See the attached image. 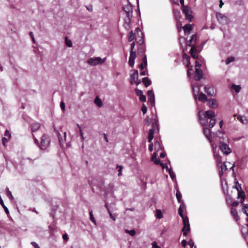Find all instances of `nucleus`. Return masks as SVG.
I'll return each instance as SVG.
<instances>
[{"instance_id":"obj_64","label":"nucleus","mask_w":248,"mask_h":248,"mask_svg":"<svg viewBox=\"0 0 248 248\" xmlns=\"http://www.w3.org/2000/svg\"><path fill=\"white\" fill-rule=\"evenodd\" d=\"M152 248H160L156 243L155 242H153L152 243Z\"/></svg>"},{"instance_id":"obj_56","label":"nucleus","mask_w":248,"mask_h":248,"mask_svg":"<svg viewBox=\"0 0 248 248\" xmlns=\"http://www.w3.org/2000/svg\"><path fill=\"white\" fill-rule=\"evenodd\" d=\"M77 126L79 128V132H80V136H81V138L82 140H84V137H83V132L80 128V127L79 126V125L78 124H77Z\"/></svg>"},{"instance_id":"obj_59","label":"nucleus","mask_w":248,"mask_h":248,"mask_svg":"<svg viewBox=\"0 0 248 248\" xmlns=\"http://www.w3.org/2000/svg\"><path fill=\"white\" fill-rule=\"evenodd\" d=\"M60 107L61 109L62 110H64L65 109V104L62 101L60 103Z\"/></svg>"},{"instance_id":"obj_20","label":"nucleus","mask_w":248,"mask_h":248,"mask_svg":"<svg viewBox=\"0 0 248 248\" xmlns=\"http://www.w3.org/2000/svg\"><path fill=\"white\" fill-rule=\"evenodd\" d=\"M203 134L208 140H210L211 138V131L210 128L204 127L203 129Z\"/></svg>"},{"instance_id":"obj_43","label":"nucleus","mask_w":248,"mask_h":248,"mask_svg":"<svg viewBox=\"0 0 248 248\" xmlns=\"http://www.w3.org/2000/svg\"><path fill=\"white\" fill-rule=\"evenodd\" d=\"M188 70L187 71V76L190 77L191 75L192 74L193 69H192V66H190L189 67H188Z\"/></svg>"},{"instance_id":"obj_21","label":"nucleus","mask_w":248,"mask_h":248,"mask_svg":"<svg viewBox=\"0 0 248 248\" xmlns=\"http://www.w3.org/2000/svg\"><path fill=\"white\" fill-rule=\"evenodd\" d=\"M231 214L232 216L233 217L234 219H235L236 221H238L239 219V217L237 214V211L236 209L232 208L231 211Z\"/></svg>"},{"instance_id":"obj_34","label":"nucleus","mask_w":248,"mask_h":248,"mask_svg":"<svg viewBox=\"0 0 248 248\" xmlns=\"http://www.w3.org/2000/svg\"><path fill=\"white\" fill-rule=\"evenodd\" d=\"M135 38V34L132 31H131L128 35V41L131 42Z\"/></svg>"},{"instance_id":"obj_19","label":"nucleus","mask_w":248,"mask_h":248,"mask_svg":"<svg viewBox=\"0 0 248 248\" xmlns=\"http://www.w3.org/2000/svg\"><path fill=\"white\" fill-rule=\"evenodd\" d=\"M142 62L140 65V68L141 70H144L147 65V57L145 55H144V57L142 59Z\"/></svg>"},{"instance_id":"obj_27","label":"nucleus","mask_w":248,"mask_h":248,"mask_svg":"<svg viewBox=\"0 0 248 248\" xmlns=\"http://www.w3.org/2000/svg\"><path fill=\"white\" fill-rule=\"evenodd\" d=\"M214 156L216 158V161L217 164V166L220 165V164L222 163L221 156L219 154H215Z\"/></svg>"},{"instance_id":"obj_51","label":"nucleus","mask_w":248,"mask_h":248,"mask_svg":"<svg viewBox=\"0 0 248 248\" xmlns=\"http://www.w3.org/2000/svg\"><path fill=\"white\" fill-rule=\"evenodd\" d=\"M117 168H119L118 170V176H120L122 175V171L123 169V167L122 166H117Z\"/></svg>"},{"instance_id":"obj_17","label":"nucleus","mask_w":248,"mask_h":248,"mask_svg":"<svg viewBox=\"0 0 248 248\" xmlns=\"http://www.w3.org/2000/svg\"><path fill=\"white\" fill-rule=\"evenodd\" d=\"M183 30L185 34H190V31L192 30V26L191 24H187L183 27Z\"/></svg>"},{"instance_id":"obj_6","label":"nucleus","mask_w":248,"mask_h":248,"mask_svg":"<svg viewBox=\"0 0 248 248\" xmlns=\"http://www.w3.org/2000/svg\"><path fill=\"white\" fill-rule=\"evenodd\" d=\"M219 149L221 152L225 155H228L232 152L231 149L229 147L227 144L224 143L221 141L219 143Z\"/></svg>"},{"instance_id":"obj_60","label":"nucleus","mask_w":248,"mask_h":248,"mask_svg":"<svg viewBox=\"0 0 248 248\" xmlns=\"http://www.w3.org/2000/svg\"><path fill=\"white\" fill-rule=\"evenodd\" d=\"M62 238L65 241H68V240L69 239L68 235L66 233H65V234H63Z\"/></svg>"},{"instance_id":"obj_28","label":"nucleus","mask_w":248,"mask_h":248,"mask_svg":"<svg viewBox=\"0 0 248 248\" xmlns=\"http://www.w3.org/2000/svg\"><path fill=\"white\" fill-rule=\"evenodd\" d=\"M94 103L98 107H101L103 106V103L98 96H96L94 99Z\"/></svg>"},{"instance_id":"obj_35","label":"nucleus","mask_w":248,"mask_h":248,"mask_svg":"<svg viewBox=\"0 0 248 248\" xmlns=\"http://www.w3.org/2000/svg\"><path fill=\"white\" fill-rule=\"evenodd\" d=\"M155 216L158 219H161L163 217V215L161 210L158 209L156 210Z\"/></svg>"},{"instance_id":"obj_25","label":"nucleus","mask_w":248,"mask_h":248,"mask_svg":"<svg viewBox=\"0 0 248 248\" xmlns=\"http://www.w3.org/2000/svg\"><path fill=\"white\" fill-rule=\"evenodd\" d=\"M155 131H154V129H150L148 133V142L151 143L152 140L154 138V135L155 133Z\"/></svg>"},{"instance_id":"obj_41","label":"nucleus","mask_w":248,"mask_h":248,"mask_svg":"<svg viewBox=\"0 0 248 248\" xmlns=\"http://www.w3.org/2000/svg\"><path fill=\"white\" fill-rule=\"evenodd\" d=\"M234 61V58L233 57H229L226 60V63L227 64H229L230 62Z\"/></svg>"},{"instance_id":"obj_38","label":"nucleus","mask_w":248,"mask_h":248,"mask_svg":"<svg viewBox=\"0 0 248 248\" xmlns=\"http://www.w3.org/2000/svg\"><path fill=\"white\" fill-rule=\"evenodd\" d=\"M197 39V36L196 34H193L192 35L191 39H190L193 44H196Z\"/></svg>"},{"instance_id":"obj_5","label":"nucleus","mask_w":248,"mask_h":248,"mask_svg":"<svg viewBox=\"0 0 248 248\" xmlns=\"http://www.w3.org/2000/svg\"><path fill=\"white\" fill-rule=\"evenodd\" d=\"M183 13L185 14L186 18L189 21H191L193 18V16L191 15V11L190 8L187 6H184L181 7Z\"/></svg>"},{"instance_id":"obj_22","label":"nucleus","mask_w":248,"mask_h":248,"mask_svg":"<svg viewBox=\"0 0 248 248\" xmlns=\"http://www.w3.org/2000/svg\"><path fill=\"white\" fill-rule=\"evenodd\" d=\"M238 192V198H240V202L242 203L244 202L245 199V195L244 192L242 190L237 191Z\"/></svg>"},{"instance_id":"obj_61","label":"nucleus","mask_w":248,"mask_h":248,"mask_svg":"<svg viewBox=\"0 0 248 248\" xmlns=\"http://www.w3.org/2000/svg\"><path fill=\"white\" fill-rule=\"evenodd\" d=\"M7 195L10 199H12L13 198V197L12 196L11 192L10 191H9V190H8V191L7 192Z\"/></svg>"},{"instance_id":"obj_47","label":"nucleus","mask_w":248,"mask_h":248,"mask_svg":"<svg viewBox=\"0 0 248 248\" xmlns=\"http://www.w3.org/2000/svg\"><path fill=\"white\" fill-rule=\"evenodd\" d=\"M235 188L236 189L237 191L242 190V188H241V185L240 184H239L238 181H237L236 182Z\"/></svg>"},{"instance_id":"obj_42","label":"nucleus","mask_w":248,"mask_h":248,"mask_svg":"<svg viewBox=\"0 0 248 248\" xmlns=\"http://www.w3.org/2000/svg\"><path fill=\"white\" fill-rule=\"evenodd\" d=\"M125 232L129 234L131 236H134L136 233V231L134 230L129 231L128 230H125Z\"/></svg>"},{"instance_id":"obj_9","label":"nucleus","mask_w":248,"mask_h":248,"mask_svg":"<svg viewBox=\"0 0 248 248\" xmlns=\"http://www.w3.org/2000/svg\"><path fill=\"white\" fill-rule=\"evenodd\" d=\"M199 46H192V47L191 48L189 53L191 55V56L194 59H197L199 57L198 53L200 52L201 50L199 49Z\"/></svg>"},{"instance_id":"obj_10","label":"nucleus","mask_w":248,"mask_h":248,"mask_svg":"<svg viewBox=\"0 0 248 248\" xmlns=\"http://www.w3.org/2000/svg\"><path fill=\"white\" fill-rule=\"evenodd\" d=\"M136 53L134 51H130V57L129 58L128 64L131 67H134L135 59L136 58Z\"/></svg>"},{"instance_id":"obj_15","label":"nucleus","mask_w":248,"mask_h":248,"mask_svg":"<svg viewBox=\"0 0 248 248\" xmlns=\"http://www.w3.org/2000/svg\"><path fill=\"white\" fill-rule=\"evenodd\" d=\"M216 17L218 22L223 23L227 21V17L224 16L222 14L220 13H216Z\"/></svg>"},{"instance_id":"obj_48","label":"nucleus","mask_w":248,"mask_h":248,"mask_svg":"<svg viewBox=\"0 0 248 248\" xmlns=\"http://www.w3.org/2000/svg\"><path fill=\"white\" fill-rule=\"evenodd\" d=\"M237 119L240 121L242 124H246L247 120L246 119L244 120L242 116H238Z\"/></svg>"},{"instance_id":"obj_39","label":"nucleus","mask_w":248,"mask_h":248,"mask_svg":"<svg viewBox=\"0 0 248 248\" xmlns=\"http://www.w3.org/2000/svg\"><path fill=\"white\" fill-rule=\"evenodd\" d=\"M243 211L244 213L248 216V204H244L243 208Z\"/></svg>"},{"instance_id":"obj_52","label":"nucleus","mask_w":248,"mask_h":248,"mask_svg":"<svg viewBox=\"0 0 248 248\" xmlns=\"http://www.w3.org/2000/svg\"><path fill=\"white\" fill-rule=\"evenodd\" d=\"M8 140L7 138L4 137L2 139V144L4 146H6V144L7 143Z\"/></svg>"},{"instance_id":"obj_3","label":"nucleus","mask_w":248,"mask_h":248,"mask_svg":"<svg viewBox=\"0 0 248 248\" xmlns=\"http://www.w3.org/2000/svg\"><path fill=\"white\" fill-rule=\"evenodd\" d=\"M123 10L125 12L126 14V17L124 19L125 23L127 24L128 26L131 22V20L133 17V7L131 4L128 3L126 5L123 7Z\"/></svg>"},{"instance_id":"obj_63","label":"nucleus","mask_w":248,"mask_h":248,"mask_svg":"<svg viewBox=\"0 0 248 248\" xmlns=\"http://www.w3.org/2000/svg\"><path fill=\"white\" fill-rule=\"evenodd\" d=\"M202 66V64L200 63L198 61H195V67L198 68H200Z\"/></svg>"},{"instance_id":"obj_55","label":"nucleus","mask_w":248,"mask_h":248,"mask_svg":"<svg viewBox=\"0 0 248 248\" xmlns=\"http://www.w3.org/2000/svg\"><path fill=\"white\" fill-rule=\"evenodd\" d=\"M33 138L35 144H36V145L39 148V145H40V143H39V140L35 137H34L33 135Z\"/></svg>"},{"instance_id":"obj_18","label":"nucleus","mask_w":248,"mask_h":248,"mask_svg":"<svg viewBox=\"0 0 248 248\" xmlns=\"http://www.w3.org/2000/svg\"><path fill=\"white\" fill-rule=\"evenodd\" d=\"M218 168L221 169V170L219 171V175L220 177L223 175V172L226 171L227 170V168L225 162H224L223 164L221 163L220 165L217 166Z\"/></svg>"},{"instance_id":"obj_53","label":"nucleus","mask_w":248,"mask_h":248,"mask_svg":"<svg viewBox=\"0 0 248 248\" xmlns=\"http://www.w3.org/2000/svg\"><path fill=\"white\" fill-rule=\"evenodd\" d=\"M187 244L190 246V247L191 248H193V247L194 246V242L193 241V240L192 239H190L188 241Z\"/></svg>"},{"instance_id":"obj_62","label":"nucleus","mask_w":248,"mask_h":248,"mask_svg":"<svg viewBox=\"0 0 248 248\" xmlns=\"http://www.w3.org/2000/svg\"><path fill=\"white\" fill-rule=\"evenodd\" d=\"M238 204H239V202H238L234 201V202H232V203L231 204V205L232 207H236L237 206H238Z\"/></svg>"},{"instance_id":"obj_37","label":"nucleus","mask_w":248,"mask_h":248,"mask_svg":"<svg viewBox=\"0 0 248 248\" xmlns=\"http://www.w3.org/2000/svg\"><path fill=\"white\" fill-rule=\"evenodd\" d=\"M232 88L235 90L236 93H238L241 90V87L239 85H232Z\"/></svg>"},{"instance_id":"obj_54","label":"nucleus","mask_w":248,"mask_h":248,"mask_svg":"<svg viewBox=\"0 0 248 248\" xmlns=\"http://www.w3.org/2000/svg\"><path fill=\"white\" fill-rule=\"evenodd\" d=\"M140 101H141L142 102H145L146 100V98L145 95L142 94V95L140 96Z\"/></svg>"},{"instance_id":"obj_29","label":"nucleus","mask_w":248,"mask_h":248,"mask_svg":"<svg viewBox=\"0 0 248 248\" xmlns=\"http://www.w3.org/2000/svg\"><path fill=\"white\" fill-rule=\"evenodd\" d=\"M152 128H151V129H154V131L155 132L156 130H157V131H159L157 122H156V121H155L154 122H153L152 123Z\"/></svg>"},{"instance_id":"obj_24","label":"nucleus","mask_w":248,"mask_h":248,"mask_svg":"<svg viewBox=\"0 0 248 248\" xmlns=\"http://www.w3.org/2000/svg\"><path fill=\"white\" fill-rule=\"evenodd\" d=\"M40 127V125L39 124L35 123L32 124H31V130L32 132H34L36 131H37Z\"/></svg>"},{"instance_id":"obj_8","label":"nucleus","mask_w":248,"mask_h":248,"mask_svg":"<svg viewBox=\"0 0 248 248\" xmlns=\"http://www.w3.org/2000/svg\"><path fill=\"white\" fill-rule=\"evenodd\" d=\"M104 61L102 60L100 57H95L94 58H90L88 60V63L91 65L94 66L97 64H102Z\"/></svg>"},{"instance_id":"obj_58","label":"nucleus","mask_w":248,"mask_h":248,"mask_svg":"<svg viewBox=\"0 0 248 248\" xmlns=\"http://www.w3.org/2000/svg\"><path fill=\"white\" fill-rule=\"evenodd\" d=\"M31 245L34 248H40L38 245L35 243V242H31Z\"/></svg>"},{"instance_id":"obj_7","label":"nucleus","mask_w":248,"mask_h":248,"mask_svg":"<svg viewBox=\"0 0 248 248\" xmlns=\"http://www.w3.org/2000/svg\"><path fill=\"white\" fill-rule=\"evenodd\" d=\"M130 82L131 84H136L137 85L140 83V81L138 79V71L135 70L130 78Z\"/></svg>"},{"instance_id":"obj_45","label":"nucleus","mask_w":248,"mask_h":248,"mask_svg":"<svg viewBox=\"0 0 248 248\" xmlns=\"http://www.w3.org/2000/svg\"><path fill=\"white\" fill-rule=\"evenodd\" d=\"M89 214L90 216V220L94 223H95V220L93 216V212L92 210L90 211Z\"/></svg>"},{"instance_id":"obj_31","label":"nucleus","mask_w":248,"mask_h":248,"mask_svg":"<svg viewBox=\"0 0 248 248\" xmlns=\"http://www.w3.org/2000/svg\"><path fill=\"white\" fill-rule=\"evenodd\" d=\"M155 149L157 152L160 150H162V147L161 146L160 142L158 140H156L155 143Z\"/></svg>"},{"instance_id":"obj_2","label":"nucleus","mask_w":248,"mask_h":248,"mask_svg":"<svg viewBox=\"0 0 248 248\" xmlns=\"http://www.w3.org/2000/svg\"><path fill=\"white\" fill-rule=\"evenodd\" d=\"M185 208V205L184 202H182L179 209H178V214L179 216L183 219V223L184 224V227L182 229V232L183 233V235L185 236H186L187 235V232L190 231V225L189 223V220L187 216H185L183 213V208Z\"/></svg>"},{"instance_id":"obj_40","label":"nucleus","mask_w":248,"mask_h":248,"mask_svg":"<svg viewBox=\"0 0 248 248\" xmlns=\"http://www.w3.org/2000/svg\"><path fill=\"white\" fill-rule=\"evenodd\" d=\"M65 44L66 46L68 47H71L72 46V41L69 39H68L67 37H65Z\"/></svg>"},{"instance_id":"obj_12","label":"nucleus","mask_w":248,"mask_h":248,"mask_svg":"<svg viewBox=\"0 0 248 248\" xmlns=\"http://www.w3.org/2000/svg\"><path fill=\"white\" fill-rule=\"evenodd\" d=\"M183 63L186 64L187 67H189L191 66L190 64V57L187 55L186 53H184L183 55Z\"/></svg>"},{"instance_id":"obj_57","label":"nucleus","mask_w":248,"mask_h":248,"mask_svg":"<svg viewBox=\"0 0 248 248\" xmlns=\"http://www.w3.org/2000/svg\"><path fill=\"white\" fill-rule=\"evenodd\" d=\"M4 135H5V136L8 137V139H10L11 138V134L8 130H6L5 131Z\"/></svg>"},{"instance_id":"obj_16","label":"nucleus","mask_w":248,"mask_h":248,"mask_svg":"<svg viewBox=\"0 0 248 248\" xmlns=\"http://www.w3.org/2000/svg\"><path fill=\"white\" fill-rule=\"evenodd\" d=\"M204 91L209 96H212L214 94V88L213 86H205Z\"/></svg>"},{"instance_id":"obj_1","label":"nucleus","mask_w":248,"mask_h":248,"mask_svg":"<svg viewBox=\"0 0 248 248\" xmlns=\"http://www.w3.org/2000/svg\"><path fill=\"white\" fill-rule=\"evenodd\" d=\"M200 111L198 113L199 120L201 124L203 127H206L208 125V120L210 119L209 123V127L212 128L216 124L215 114L214 111L209 110L205 111L202 116Z\"/></svg>"},{"instance_id":"obj_33","label":"nucleus","mask_w":248,"mask_h":248,"mask_svg":"<svg viewBox=\"0 0 248 248\" xmlns=\"http://www.w3.org/2000/svg\"><path fill=\"white\" fill-rule=\"evenodd\" d=\"M105 207L107 208L108 212V214L109 215V216L110 217V218L111 219H113V220H115V217L112 215V214L111 213V212H110L108 207V204L107 203H106L105 205Z\"/></svg>"},{"instance_id":"obj_26","label":"nucleus","mask_w":248,"mask_h":248,"mask_svg":"<svg viewBox=\"0 0 248 248\" xmlns=\"http://www.w3.org/2000/svg\"><path fill=\"white\" fill-rule=\"evenodd\" d=\"M142 82L145 87H147L151 84V81L148 78L145 77L142 78Z\"/></svg>"},{"instance_id":"obj_44","label":"nucleus","mask_w":248,"mask_h":248,"mask_svg":"<svg viewBox=\"0 0 248 248\" xmlns=\"http://www.w3.org/2000/svg\"><path fill=\"white\" fill-rule=\"evenodd\" d=\"M186 46H191V48L192 47V46H197L195 45V44H193V42L189 40V41H187L186 43Z\"/></svg>"},{"instance_id":"obj_50","label":"nucleus","mask_w":248,"mask_h":248,"mask_svg":"<svg viewBox=\"0 0 248 248\" xmlns=\"http://www.w3.org/2000/svg\"><path fill=\"white\" fill-rule=\"evenodd\" d=\"M169 174H170V177L173 180L175 177V174L172 171V170H171L170 169L169 170Z\"/></svg>"},{"instance_id":"obj_49","label":"nucleus","mask_w":248,"mask_h":248,"mask_svg":"<svg viewBox=\"0 0 248 248\" xmlns=\"http://www.w3.org/2000/svg\"><path fill=\"white\" fill-rule=\"evenodd\" d=\"M141 111L143 114H145L147 111V108L145 105L143 104L141 107Z\"/></svg>"},{"instance_id":"obj_36","label":"nucleus","mask_w":248,"mask_h":248,"mask_svg":"<svg viewBox=\"0 0 248 248\" xmlns=\"http://www.w3.org/2000/svg\"><path fill=\"white\" fill-rule=\"evenodd\" d=\"M136 40L138 44L140 45V46L143 45V44L144 43V40L143 37H139V38H136Z\"/></svg>"},{"instance_id":"obj_14","label":"nucleus","mask_w":248,"mask_h":248,"mask_svg":"<svg viewBox=\"0 0 248 248\" xmlns=\"http://www.w3.org/2000/svg\"><path fill=\"white\" fill-rule=\"evenodd\" d=\"M147 95L149 97V102H150L152 106L155 104V95L154 92L152 90H149L147 92Z\"/></svg>"},{"instance_id":"obj_13","label":"nucleus","mask_w":248,"mask_h":248,"mask_svg":"<svg viewBox=\"0 0 248 248\" xmlns=\"http://www.w3.org/2000/svg\"><path fill=\"white\" fill-rule=\"evenodd\" d=\"M207 104L212 108H216L218 106L217 100L213 98H210L207 100Z\"/></svg>"},{"instance_id":"obj_11","label":"nucleus","mask_w":248,"mask_h":248,"mask_svg":"<svg viewBox=\"0 0 248 248\" xmlns=\"http://www.w3.org/2000/svg\"><path fill=\"white\" fill-rule=\"evenodd\" d=\"M203 76L202 70L200 68H196L195 69V75L194 79L196 81H200Z\"/></svg>"},{"instance_id":"obj_46","label":"nucleus","mask_w":248,"mask_h":248,"mask_svg":"<svg viewBox=\"0 0 248 248\" xmlns=\"http://www.w3.org/2000/svg\"><path fill=\"white\" fill-rule=\"evenodd\" d=\"M135 93L137 96H140L143 94L142 91L141 90L138 89H135Z\"/></svg>"},{"instance_id":"obj_23","label":"nucleus","mask_w":248,"mask_h":248,"mask_svg":"<svg viewBox=\"0 0 248 248\" xmlns=\"http://www.w3.org/2000/svg\"><path fill=\"white\" fill-rule=\"evenodd\" d=\"M198 99L200 101L203 103L208 100L207 96L202 93H201L199 94Z\"/></svg>"},{"instance_id":"obj_32","label":"nucleus","mask_w":248,"mask_h":248,"mask_svg":"<svg viewBox=\"0 0 248 248\" xmlns=\"http://www.w3.org/2000/svg\"><path fill=\"white\" fill-rule=\"evenodd\" d=\"M145 51V49L143 45L140 46L138 47V52L139 54H143Z\"/></svg>"},{"instance_id":"obj_30","label":"nucleus","mask_w":248,"mask_h":248,"mask_svg":"<svg viewBox=\"0 0 248 248\" xmlns=\"http://www.w3.org/2000/svg\"><path fill=\"white\" fill-rule=\"evenodd\" d=\"M176 197L177 199V201L178 202L182 203V202H183L181 199H182V194L180 192V191L179 190H177L176 193Z\"/></svg>"},{"instance_id":"obj_4","label":"nucleus","mask_w":248,"mask_h":248,"mask_svg":"<svg viewBox=\"0 0 248 248\" xmlns=\"http://www.w3.org/2000/svg\"><path fill=\"white\" fill-rule=\"evenodd\" d=\"M50 143V139L49 136L46 134H44L41 138L39 148L42 150H46L49 146Z\"/></svg>"}]
</instances>
